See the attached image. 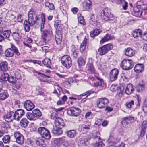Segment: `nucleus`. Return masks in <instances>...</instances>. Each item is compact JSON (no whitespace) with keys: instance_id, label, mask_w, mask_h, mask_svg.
I'll return each instance as SVG.
<instances>
[{"instance_id":"nucleus-40","label":"nucleus","mask_w":147,"mask_h":147,"mask_svg":"<svg viewBox=\"0 0 147 147\" xmlns=\"http://www.w3.org/2000/svg\"><path fill=\"white\" fill-rule=\"evenodd\" d=\"M142 33L140 29H138L135 30L133 33V35L135 38L141 36Z\"/></svg>"},{"instance_id":"nucleus-1","label":"nucleus","mask_w":147,"mask_h":147,"mask_svg":"<svg viewBox=\"0 0 147 147\" xmlns=\"http://www.w3.org/2000/svg\"><path fill=\"white\" fill-rule=\"evenodd\" d=\"M28 21L25 20L24 23V26L26 32H28L30 30V26L34 25L37 21V16L32 10L30 11L28 15Z\"/></svg>"},{"instance_id":"nucleus-30","label":"nucleus","mask_w":147,"mask_h":147,"mask_svg":"<svg viewBox=\"0 0 147 147\" xmlns=\"http://www.w3.org/2000/svg\"><path fill=\"white\" fill-rule=\"evenodd\" d=\"M54 26L57 30H60L63 27V26L61 24L60 20H57L55 23Z\"/></svg>"},{"instance_id":"nucleus-41","label":"nucleus","mask_w":147,"mask_h":147,"mask_svg":"<svg viewBox=\"0 0 147 147\" xmlns=\"http://www.w3.org/2000/svg\"><path fill=\"white\" fill-rule=\"evenodd\" d=\"M45 5L46 7H48L50 10H54L55 9L53 4L48 1L45 2Z\"/></svg>"},{"instance_id":"nucleus-28","label":"nucleus","mask_w":147,"mask_h":147,"mask_svg":"<svg viewBox=\"0 0 147 147\" xmlns=\"http://www.w3.org/2000/svg\"><path fill=\"white\" fill-rule=\"evenodd\" d=\"M134 90L133 86L131 84L127 85L125 89V92L126 94L129 95Z\"/></svg>"},{"instance_id":"nucleus-15","label":"nucleus","mask_w":147,"mask_h":147,"mask_svg":"<svg viewBox=\"0 0 147 147\" xmlns=\"http://www.w3.org/2000/svg\"><path fill=\"white\" fill-rule=\"evenodd\" d=\"M24 106L28 111H31L35 107L34 104L30 100L26 101L24 102Z\"/></svg>"},{"instance_id":"nucleus-22","label":"nucleus","mask_w":147,"mask_h":147,"mask_svg":"<svg viewBox=\"0 0 147 147\" xmlns=\"http://www.w3.org/2000/svg\"><path fill=\"white\" fill-rule=\"evenodd\" d=\"M8 69V63L6 61H3L0 63V71L5 72Z\"/></svg>"},{"instance_id":"nucleus-36","label":"nucleus","mask_w":147,"mask_h":147,"mask_svg":"<svg viewBox=\"0 0 147 147\" xmlns=\"http://www.w3.org/2000/svg\"><path fill=\"white\" fill-rule=\"evenodd\" d=\"M77 63L79 67L84 65L85 63V61L82 57H80L78 59Z\"/></svg>"},{"instance_id":"nucleus-13","label":"nucleus","mask_w":147,"mask_h":147,"mask_svg":"<svg viewBox=\"0 0 147 147\" xmlns=\"http://www.w3.org/2000/svg\"><path fill=\"white\" fill-rule=\"evenodd\" d=\"M24 114V111L22 109H18L14 113V115L13 116V119L17 121H19Z\"/></svg>"},{"instance_id":"nucleus-52","label":"nucleus","mask_w":147,"mask_h":147,"mask_svg":"<svg viewBox=\"0 0 147 147\" xmlns=\"http://www.w3.org/2000/svg\"><path fill=\"white\" fill-rule=\"evenodd\" d=\"M88 69L89 71L92 74H94L95 73V71L94 70V68L93 66L92 65H90L88 67Z\"/></svg>"},{"instance_id":"nucleus-27","label":"nucleus","mask_w":147,"mask_h":147,"mask_svg":"<svg viewBox=\"0 0 147 147\" xmlns=\"http://www.w3.org/2000/svg\"><path fill=\"white\" fill-rule=\"evenodd\" d=\"M146 123L147 122L146 121H143L142 123V129L140 134L141 136H143L146 132V129L147 127Z\"/></svg>"},{"instance_id":"nucleus-44","label":"nucleus","mask_w":147,"mask_h":147,"mask_svg":"<svg viewBox=\"0 0 147 147\" xmlns=\"http://www.w3.org/2000/svg\"><path fill=\"white\" fill-rule=\"evenodd\" d=\"M144 85L143 82H142L138 85L137 87V91L139 92L142 91L144 90Z\"/></svg>"},{"instance_id":"nucleus-4","label":"nucleus","mask_w":147,"mask_h":147,"mask_svg":"<svg viewBox=\"0 0 147 147\" xmlns=\"http://www.w3.org/2000/svg\"><path fill=\"white\" fill-rule=\"evenodd\" d=\"M61 62L63 65L67 69H69L72 65L71 58L68 55L63 56L61 59Z\"/></svg>"},{"instance_id":"nucleus-50","label":"nucleus","mask_w":147,"mask_h":147,"mask_svg":"<svg viewBox=\"0 0 147 147\" xmlns=\"http://www.w3.org/2000/svg\"><path fill=\"white\" fill-rule=\"evenodd\" d=\"M78 20L79 23L82 25H85L86 23L83 17L80 16L78 17Z\"/></svg>"},{"instance_id":"nucleus-46","label":"nucleus","mask_w":147,"mask_h":147,"mask_svg":"<svg viewBox=\"0 0 147 147\" xmlns=\"http://www.w3.org/2000/svg\"><path fill=\"white\" fill-rule=\"evenodd\" d=\"M8 81L9 83L12 84H14L16 82V77L12 76H9Z\"/></svg>"},{"instance_id":"nucleus-47","label":"nucleus","mask_w":147,"mask_h":147,"mask_svg":"<svg viewBox=\"0 0 147 147\" xmlns=\"http://www.w3.org/2000/svg\"><path fill=\"white\" fill-rule=\"evenodd\" d=\"M37 145L40 147H45V146L44 141L40 138H37Z\"/></svg>"},{"instance_id":"nucleus-58","label":"nucleus","mask_w":147,"mask_h":147,"mask_svg":"<svg viewBox=\"0 0 147 147\" xmlns=\"http://www.w3.org/2000/svg\"><path fill=\"white\" fill-rule=\"evenodd\" d=\"M2 28H0V42L4 40V37L2 35Z\"/></svg>"},{"instance_id":"nucleus-39","label":"nucleus","mask_w":147,"mask_h":147,"mask_svg":"<svg viewBox=\"0 0 147 147\" xmlns=\"http://www.w3.org/2000/svg\"><path fill=\"white\" fill-rule=\"evenodd\" d=\"M40 18L41 20V23L40 25V30H41L42 31L44 28V24L45 21V16L43 14H42L41 15Z\"/></svg>"},{"instance_id":"nucleus-48","label":"nucleus","mask_w":147,"mask_h":147,"mask_svg":"<svg viewBox=\"0 0 147 147\" xmlns=\"http://www.w3.org/2000/svg\"><path fill=\"white\" fill-rule=\"evenodd\" d=\"M2 140L5 143H9L10 141V136L9 135H5L3 137Z\"/></svg>"},{"instance_id":"nucleus-60","label":"nucleus","mask_w":147,"mask_h":147,"mask_svg":"<svg viewBox=\"0 0 147 147\" xmlns=\"http://www.w3.org/2000/svg\"><path fill=\"white\" fill-rule=\"evenodd\" d=\"M23 17L21 15H18L17 17V20L18 22H21L22 21Z\"/></svg>"},{"instance_id":"nucleus-64","label":"nucleus","mask_w":147,"mask_h":147,"mask_svg":"<svg viewBox=\"0 0 147 147\" xmlns=\"http://www.w3.org/2000/svg\"><path fill=\"white\" fill-rule=\"evenodd\" d=\"M27 144L28 145H30L33 146L34 143V142L32 141L31 140H28L26 142Z\"/></svg>"},{"instance_id":"nucleus-18","label":"nucleus","mask_w":147,"mask_h":147,"mask_svg":"<svg viewBox=\"0 0 147 147\" xmlns=\"http://www.w3.org/2000/svg\"><path fill=\"white\" fill-rule=\"evenodd\" d=\"M92 3L90 0H85L83 3V9L84 10L89 11L92 6Z\"/></svg>"},{"instance_id":"nucleus-32","label":"nucleus","mask_w":147,"mask_h":147,"mask_svg":"<svg viewBox=\"0 0 147 147\" xmlns=\"http://www.w3.org/2000/svg\"><path fill=\"white\" fill-rule=\"evenodd\" d=\"M67 135L69 138H72L75 137L76 135V132L75 130H71L66 132Z\"/></svg>"},{"instance_id":"nucleus-54","label":"nucleus","mask_w":147,"mask_h":147,"mask_svg":"<svg viewBox=\"0 0 147 147\" xmlns=\"http://www.w3.org/2000/svg\"><path fill=\"white\" fill-rule=\"evenodd\" d=\"M78 51L77 49L74 50L73 52L72 56L74 58H76L78 56Z\"/></svg>"},{"instance_id":"nucleus-7","label":"nucleus","mask_w":147,"mask_h":147,"mask_svg":"<svg viewBox=\"0 0 147 147\" xmlns=\"http://www.w3.org/2000/svg\"><path fill=\"white\" fill-rule=\"evenodd\" d=\"M81 113V110L78 108L74 107H70L67 111V114L69 116L78 117Z\"/></svg>"},{"instance_id":"nucleus-5","label":"nucleus","mask_w":147,"mask_h":147,"mask_svg":"<svg viewBox=\"0 0 147 147\" xmlns=\"http://www.w3.org/2000/svg\"><path fill=\"white\" fill-rule=\"evenodd\" d=\"M121 67L123 70H130L133 67V61L131 60L124 59L121 62Z\"/></svg>"},{"instance_id":"nucleus-26","label":"nucleus","mask_w":147,"mask_h":147,"mask_svg":"<svg viewBox=\"0 0 147 147\" xmlns=\"http://www.w3.org/2000/svg\"><path fill=\"white\" fill-rule=\"evenodd\" d=\"M59 141L61 143L63 146H64V147H67L69 145H70V144L66 140L65 137H62L59 139Z\"/></svg>"},{"instance_id":"nucleus-14","label":"nucleus","mask_w":147,"mask_h":147,"mask_svg":"<svg viewBox=\"0 0 147 147\" xmlns=\"http://www.w3.org/2000/svg\"><path fill=\"white\" fill-rule=\"evenodd\" d=\"M55 124L56 127L59 128H62L65 126V124L64 120L62 119L59 118H55L54 119Z\"/></svg>"},{"instance_id":"nucleus-17","label":"nucleus","mask_w":147,"mask_h":147,"mask_svg":"<svg viewBox=\"0 0 147 147\" xmlns=\"http://www.w3.org/2000/svg\"><path fill=\"white\" fill-rule=\"evenodd\" d=\"M9 75L6 72H3L0 77V82L4 84L5 85L7 86V82L8 81Z\"/></svg>"},{"instance_id":"nucleus-20","label":"nucleus","mask_w":147,"mask_h":147,"mask_svg":"<svg viewBox=\"0 0 147 147\" xmlns=\"http://www.w3.org/2000/svg\"><path fill=\"white\" fill-rule=\"evenodd\" d=\"M124 52L125 55L129 57L133 56L135 54V51L130 47L127 48L125 49Z\"/></svg>"},{"instance_id":"nucleus-24","label":"nucleus","mask_w":147,"mask_h":147,"mask_svg":"<svg viewBox=\"0 0 147 147\" xmlns=\"http://www.w3.org/2000/svg\"><path fill=\"white\" fill-rule=\"evenodd\" d=\"M9 96L7 92L4 90L0 91V100H4L7 98Z\"/></svg>"},{"instance_id":"nucleus-6","label":"nucleus","mask_w":147,"mask_h":147,"mask_svg":"<svg viewBox=\"0 0 147 147\" xmlns=\"http://www.w3.org/2000/svg\"><path fill=\"white\" fill-rule=\"evenodd\" d=\"M40 62L39 61H37V64H38V65H37V68L38 70L37 71V74L38 75V77L39 79L41 81H43V79L44 78L47 79L50 78V77L49 76L44 74L41 72H43V66L40 64Z\"/></svg>"},{"instance_id":"nucleus-61","label":"nucleus","mask_w":147,"mask_h":147,"mask_svg":"<svg viewBox=\"0 0 147 147\" xmlns=\"http://www.w3.org/2000/svg\"><path fill=\"white\" fill-rule=\"evenodd\" d=\"M117 87L116 86H112L110 88V90L112 91H115L117 90Z\"/></svg>"},{"instance_id":"nucleus-9","label":"nucleus","mask_w":147,"mask_h":147,"mask_svg":"<svg viewBox=\"0 0 147 147\" xmlns=\"http://www.w3.org/2000/svg\"><path fill=\"white\" fill-rule=\"evenodd\" d=\"M38 132L42 137L46 139H49L51 138V135L49 131L45 127H40L39 128Z\"/></svg>"},{"instance_id":"nucleus-21","label":"nucleus","mask_w":147,"mask_h":147,"mask_svg":"<svg viewBox=\"0 0 147 147\" xmlns=\"http://www.w3.org/2000/svg\"><path fill=\"white\" fill-rule=\"evenodd\" d=\"M21 34L20 33L14 32L13 33L12 36L16 42L20 41L21 38Z\"/></svg>"},{"instance_id":"nucleus-34","label":"nucleus","mask_w":147,"mask_h":147,"mask_svg":"<svg viewBox=\"0 0 147 147\" xmlns=\"http://www.w3.org/2000/svg\"><path fill=\"white\" fill-rule=\"evenodd\" d=\"M62 129L59 128L55 127L53 128L52 132L54 134L58 135H61L62 133V131L61 130Z\"/></svg>"},{"instance_id":"nucleus-43","label":"nucleus","mask_w":147,"mask_h":147,"mask_svg":"<svg viewBox=\"0 0 147 147\" xmlns=\"http://www.w3.org/2000/svg\"><path fill=\"white\" fill-rule=\"evenodd\" d=\"M91 128V124L90 122L87 123L82 125L83 129L85 130H90Z\"/></svg>"},{"instance_id":"nucleus-51","label":"nucleus","mask_w":147,"mask_h":147,"mask_svg":"<svg viewBox=\"0 0 147 147\" xmlns=\"http://www.w3.org/2000/svg\"><path fill=\"white\" fill-rule=\"evenodd\" d=\"M105 144L102 141L96 142L94 145V147H103Z\"/></svg>"},{"instance_id":"nucleus-35","label":"nucleus","mask_w":147,"mask_h":147,"mask_svg":"<svg viewBox=\"0 0 147 147\" xmlns=\"http://www.w3.org/2000/svg\"><path fill=\"white\" fill-rule=\"evenodd\" d=\"M28 123L29 122L26 119L23 118L21 120L20 124L22 127L25 128L27 126Z\"/></svg>"},{"instance_id":"nucleus-45","label":"nucleus","mask_w":147,"mask_h":147,"mask_svg":"<svg viewBox=\"0 0 147 147\" xmlns=\"http://www.w3.org/2000/svg\"><path fill=\"white\" fill-rule=\"evenodd\" d=\"M14 113L13 111H10L7 114L4 116L5 120L6 121H8L6 120V119L10 118L13 115H14Z\"/></svg>"},{"instance_id":"nucleus-11","label":"nucleus","mask_w":147,"mask_h":147,"mask_svg":"<svg viewBox=\"0 0 147 147\" xmlns=\"http://www.w3.org/2000/svg\"><path fill=\"white\" fill-rule=\"evenodd\" d=\"M14 136L16 140V142L18 144L22 145L24 142V138L23 135L19 132H16L14 134Z\"/></svg>"},{"instance_id":"nucleus-3","label":"nucleus","mask_w":147,"mask_h":147,"mask_svg":"<svg viewBox=\"0 0 147 147\" xmlns=\"http://www.w3.org/2000/svg\"><path fill=\"white\" fill-rule=\"evenodd\" d=\"M101 17L102 20L105 21L112 20L114 19L113 15L107 8L101 11Z\"/></svg>"},{"instance_id":"nucleus-23","label":"nucleus","mask_w":147,"mask_h":147,"mask_svg":"<svg viewBox=\"0 0 147 147\" xmlns=\"http://www.w3.org/2000/svg\"><path fill=\"white\" fill-rule=\"evenodd\" d=\"M87 42V40L85 38L80 46V50L81 53H83L84 52Z\"/></svg>"},{"instance_id":"nucleus-31","label":"nucleus","mask_w":147,"mask_h":147,"mask_svg":"<svg viewBox=\"0 0 147 147\" xmlns=\"http://www.w3.org/2000/svg\"><path fill=\"white\" fill-rule=\"evenodd\" d=\"M50 34L48 33V32H44L42 37L43 39V40L45 42L49 41L50 38Z\"/></svg>"},{"instance_id":"nucleus-56","label":"nucleus","mask_w":147,"mask_h":147,"mask_svg":"<svg viewBox=\"0 0 147 147\" xmlns=\"http://www.w3.org/2000/svg\"><path fill=\"white\" fill-rule=\"evenodd\" d=\"M142 110L145 113H147V99L144 102Z\"/></svg>"},{"instance_id":"nucleus-8","label":"nucleus","mask_w":147,"mask_h":147,"mask_svg":"<svg viewBox=\"0 0 147 147\" xmlns=\"http://www.w3.org/2000/svg\"><path fill=\"white\" fill-rule=\"evenodd\" d=\"M113 48V45L111 44H109L99 48L98 51L99 52L100 55H103L107 53L108 51L112 49Z\"/></svg>"},{"instance_id":"nucleus-2","label":"nucleus","mask_w":147,"mask_h":147,"mask_svg":"<svg viewBox=\"0 0 147 147\" xmlns=\"http://www.w3.org/2000/svg\"><path fill=\"white\" fill-rule=\"evenodd\" d=\"M14 53L17 56H19L20 55L18 48L11 43V48H8L5 50V54L6 57H13L14 55Z\"/></svg>"},{"instance_id":"nucleus-12","label":"nucleus","mask_w":147,"mask_h":147,"mask_svg":"<svg viewBox=\"0 0 147 147\" xmlns=\"http://www.w3.org/2000/svg\"><path fill=\"white\" fill-rule=\"evenodd\" d=\"M109 100L106 98L99 99L97 101V105L99 108H104L109 103Z\"/></svg>"},{"instance_id":"nucleus-53","label":"nucleus","mask_w":147,"mask_h":147,"mask_svg":"<svg viewBox=\"0 0 147 147\" xmlns=\"http://www.w3.org/2000/svg\"><path fill=\"white\" fill-rule=\"evenodd\" d=\"M88 139L87 138H85L84 140H81V143L84 146H86L88 144Z\"/></svg>"},{"instance_id":"nucleus-42","label":"nucleus","mask_w":147,"mask_h":147,"mask_svg":"<svg viewBox=\"0 0 147 147\" xmlns=\"http://www.w3.org/2000/svg\"><path fill=\"white\" fill-rule=\"evenodd\" d=\"M43 63L47 67L50 68L51 62L49 59H46L42 61Z\"/></svg>"},{"instance_id":"nucleus-33","label":"nucleus","mask_w":147,"mask_h":147,"mask_svg":"<svg viewBox=\"0 0 147 147\" xmlns=\"http://www.w3.org/2000/svg\"><path fill=\"white\" fill-rule=\"evenodd\" d=\"M100 33V30L98 29H95L90 32V36L92 38H93L94 37L98 36Z\"/></svg>"},{"instance_id":"nucleus-25","label":"nucleus","mask_w":147,"mask_h":147,"mask_svg":"<svg viewBox=\"0 0 147 147\" xmlns=\"http://www.w3.org/2000/svg\"><path fill=\"white\" fill-rule=\"evenodd\" d=\"M95 77L98 80V81L96 82V83H93L92 85V86L96 87L101 86L102 85V83L103 82V80L97 76H95Z\"/></svg>"},{"instance_id":"nucleus-19","label":"nucleus","mask_w":147,"mask_h":147,"mask_svg":"<svg viewBox=\"0 0 147 147\" xmlns=\"http://www.w3.org/2000/svg\"><path fill=\"white\" fill-rule=\"evenodd\" d=\"M134 120L133 117L131 116L127 117H124L122 121V124L123 125L126 126L131 122V121Z\"/></svg>"},{"instance_id":"nucleus-49","label":"nucleus","mask_w":147,"mask_h":147,"mask_svg":"<svg viewBox=\"0 0 147 147\" xmlns=\"http://www.w3.org/2000/svg\"><path fill=\"white\" fill-rule=\"evenodd\" d=\"M7 16L9 18V19L11 20H13L16 18L15 15L11 12H9L7 14Z\"/></svg>"},{"instance_id":"nucleus-29","label":"nucleus","mask_w":147,"mask_h":147,"mask_svg":"<svg viewBox=\"0 0 147 147\" xmlns=\"http://www.w3.org/2000/svg\"><path fill=\"white\" fill-rule=\"evenodd\" d=\"M134 71L136 72H140L144 69V65L142 64H137L134 67Z\"/></svg>"},{"instance_id":"nucleus-10","label":"nucleus","mask_w":147,"mask_h":147,"mask_svg":"<svg viewBox=\"0 0 147 147\" xmlns=\"http://www.w3.org/2000/svg\"><path fill=\"white\" fill-rule=\"evenodd\" d=\"M119 74V70L115 68L112 70L109 74V79L111 82H113L116 80Z\"/></svg>"},{"instance_id":"nucleus-38","label":"nucleus","mask_w":147,"mask_h":147,"mask_svg":"<svg viewBox=\"0 0 147 147\" xmlns=\"http://www.w3.org/2000/svg\"><path fill=\"white\" fill-rule=\"evenodd\" d=\"M111 38V35L109 34H107L104 36L103 38L100 41V44H103L110 40Z\"/></svg>"},{"instance_id":"nucleus-59","label":"nucleus","mask_w":147,"mask_h":147,"mask_svg":"<svg viewBox=\"0 0 147 147\" xmlns=\"http://www.w3.org/2000/svg\"><path fill=\"white\" fill-rule=\"evenodd\" d=\"M97 93L96 92H95L94 91H93L91 92V91H87L86 93H83L81 95H80V96H83L85 95H86L87 94H88V95H90L92 93Z\"/></svg>"},{"instance_id":"nucleus-62","label":"nucleus","mask_w":147,"mask_h":147,"mask_svg":"<svg viewBox=\"0 0 147 147\" xmlns=\"http://www.w3.org/2000/svg\"><path fill=\"white\" fill-rule=\"evenodd\" d=\"M55 40L56 43L57 44H60L61 42V38H58L57 36H56Z\"/></svg>"},{"instance_id":"nucleus-63","label":"nucleus","mask_w":147,"mask_h":147,"mask_svg":"<svg viewBox=\"0 0 147 147\" xmlns=\"http://www.w3.org/2000/svg\"><path fill=\"white\" fill-rule=\"evenodd\" d=\"M78 9L76 7H74L71 9V11L74 14H76L78 12Z\"/></svg>"},{"instance_id":"nucleus-16","label":"nucleus","mask_w":147,"mask_h":147,"mask_svg":"<svg viewBox=\"0 0 147 147\" xmlns=\"http://www.w3.org/2000/svg\"><path fill=\"white\" fill-rule=\"evenodd\" d=\"M27 117L28 119L30 120L35 121L37 119V109L33 110L32 113H27Z\"/></svg>"},{"instance_id":"nucleus-37","label":"nucleus","mask_w":147,"mask_h":147,"mask_svg":"<svg viewBox=\"0 0 147 147\" xmlns=\"http://www.w3.org/2000/svg\"><path fill=\"white\" fill-rule=\"evenodd\" d=\"M11 32L9 30H6L3 32V29L2 28V35L4 36V38H5L8 39H8L10 36Z\"/></svg>"},{"instance_id":"nucleus-55","label":"nucleus","mask_w":147,"mask_h":147,"mask_svg":"<svg viewBox=\"0 0 147 147\" xmlns=\"http://www.w3.org/2000/svg\"><path fill=\"white\" fill-rule=\"evenodd\" d=\"M134 102L133 100H132L129 102L126 103V106L128 108H131L132 105H134Z\"/></svg>"},{"instance_id":"nucleus-57","label":"nucleus","mask_w":147,"mask_h":147,"mask_svg":"<svg viewBox=\"0 0 147 147\" xmlns=\"http://www.w3.org/2000/svg\"><path fill=\"white\" fill-rule=\"evenodd\" d=\"M122 4H123L122 7L123 9L124 10H126L128 7V3L127 2L125 1L124 0V1Z\"/></svg>"}]
</instances>
